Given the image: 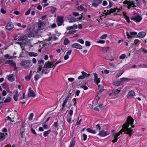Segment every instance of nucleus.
<instances>
[{
	"instance_id": "obj_1",
	"label": "nucleus",
	"mask_w": 147,
	"mask_h": 147,
	"mask_svg": "<svg viewBox=\"0 0 147 147\" xmlns=\"http://www.w3.org/2000/svg\"><path fill=\"white\" fill-rule=\"evenodd\" d=\"M121 129L117 133H115L118 136L122 134L123 132H124L125 134H127L129 135V137H131L134 133V131L131 128L128 127V124H123L122 125Z\"/></svg>"
},
{
	"instance_id": "obj_2",
	"label": "nucleus",
	"mask_w": 147,
	"mask_h": 147,
	"mask_svg": "<svg viewBox=\"0 0 147 147\" xmlns=\"http://www.w3.org/2000/svg\"><path fill=\"white\" fill-rule=\"evenodd\" d=\"M140 0H133V1L125 0L123 2V3L125 5H127V8L129 9L131 7H136L138 5Z\"/></svg>"
},
{
	"instance_id": "obj_3",
	"label": "nucleus",
	"mask_w": 147,
	"mask_h": 147,
	"mask_svg": "<svg viewBox=\"0 0 147 147\" xmlns=\"http://www.w3.org/2000/svg\"><path fill=\"white\" fill-rule=\"evenodd\" d=\"M20 65H22L24 68H28L30 67L32 65L31 60H26L22 61L20 63Z\"/></svg>"
},
{
	"instance_id": "obj_4",
	"label": "nucleus",
	"mask_w": 147,
	"mask_h": 147,
	"mask_svg": "<svg viewBox=\"0 0 147 147\" xmlns=\"http://www.w3.org/2000/svg\"><path fill=\"white\" fill-rule=\"evenodd\" d=\"M134 120L133 119V118L131 117L128 116L127 117V122L124 124H128V127L130 124L131 126V128H133L135 127V125H133L134 124Z\"/></svg>"
},
{
	"instance_id": "obj_5",
	"label": "nucleus",
	"mask_w": 147,
	"mask_h": 147,
	"mask_svg": "<svg viewBox=\"0 0 147 147\" xmlns=\"http://www.w3.org/2000/svg\"><path fill=\"white\" fill-rule=\"evenodd\" d=\"M14 27V26L13 24L11 22H8L5 26L6 29L9 31L11 30Z\"/></svg>"
},
{
	"instance_id": "obj_6",
	"label": "nucleus",
	"mask_w": 147,
	"mask_h": 147,
	"mask_svg": "<svg viewBox=\"0 0 147 147\" xmlns=\"http://www.w3.org/2000/svg\"><path fill=\"white\" fill-rule=\"evenodd\" d=\"M102 0H94L92 1V6L96 8L102 2Z\"/></svg>"
},
{
	"instance_id": "obj_7",
	"label": "nucleus",
	"mask_w": 147,
	"mask_h": 147,
	"mask_svg": "<svg viewBox=\"0 0 147 147\" xmlns=\"http://www.w3.org/2000/svg\"><path fill=\"white\" fill-rule=\"evenodd\" d=\"M126 34L128 39H131L134 37L133 36L137 35V33L136 32H131L129 34L128 32H126Z\"/></svg>"
},
{
	"instance_id": "obj_8",
	"label": "nucleus",
	"mask_w": 147,
	"mask_h": 147,
	"mask_svg": "<svg viewBox=\"0 0 147 147\" xmlns=\"http://www.w3.org/2000/svg\"><path fill=\"white\" fill-rule=\"evenodd\" d=\"M131 20L134 21L136 22H139L142 20V17L139 15L136 16L134 17H132L131 18Z\"/></svg>"
},
{
	"instance_id": "obj_9",
	"label": "nucleus",
	"mask_w": 147,
	"mask_h": 147,
	"mask_svg": "<svg viewBox=\"0 0 147 147\" xmlns=\"http://www.w3.org/2000/svg\"><path fill=\"white\" fill-rule=\"evenodd\" d=\"M135 96V93L133 90H131L129 91L127 95V96L128 99L131 98Z\"/></svg>"
},
{
	"instance_id": "obj_10",
	"label": "nucleus",
	"mask_w": 147,
	"mask_h": 147,
	"mask_svg": "<svg viewBox=\"0 0 147 147\" xmlns=\"http://www.w3.org/2000/svg\"><path fill=\"white\" fill-rule=\"evenodd\" d=\"M64 21L63 17V16H58V21L57 23L59 26H61L63 23Z\"/></svg>"
},
{
	"instance_id": "obj_11",
	"label": "nucleus",
	"mask_w": 147,
	"mask_h": 147,
	"mask_svg": "<svg viewBox=\"0 0 147 147\" xmlns=\"http://www.w3.org/2000/svg\"><path fill=\"white\" fill-rule=\"evenodd\" d=\"M94 82L97 85H98V84L100 82V78H98V76L96 73H95L94 74Z\"/></svg>"
},
{
	"instance_id": "obj_12",
	"label": "nucleus",
	"mask_w": 147,
	"mask_h": 147,
	"mask_svg": "<svg viewBox=\"0 0 147 147\" xmlns=\"http://www.w3.org/2000/svg\"><path fill=\"white\" fill-rule=\"evenodd\" d=\"M71 47L74 48L79 49H81L82 48V46L78 43H74L71 45Z\"/></svg>"
},
{
	"instance_id": "obj_13",
	"label": "nucleus",
	"mask_w": 147,
	"mask_h": 147,
	"mask_svg": "<svg viewBox=\"0 0 147 147\" xmlns=\"http://www.w3.org/2000/svg\"><path fill=\"white\" fill-rule=\"evenodd\" d=\"M28 96L29 97L32 96L33 97H35L36 96V94L34 92L33 90H31V87H30L29 89Z\"/></svg>"
},
{
	"instance_id": "obj_14",
	"label": "nucleus",
	"mask_w": 147,
	"mask_h": 147,
	"mask_svg": "<svg viewBox=\"0 0 147 147\" xmlns=\"http://www.w3.org/2000/svg\"><path fill=\"white\" fill-rule=\"evenodd\" d=\"M69 95H68L67 96L65 100L63 101V104L62 105V108L61 109L62 110H63L65 108V105L67 103V101L69 100Z\"/></svg>"
},
{
	"instance_id": "obj_15",
	"label": "nucleus",
	"mask_w": 147,
	"mask_h": 147,
	"mask_svg": "<svg viewBox=\"0 0 147 147\" xmlns=\"http://www.w3.org/2000/svg\"><path fill=\"white\" fill-rule=\"evenodd\" d=\"M15 63H16L14 61L12 60H7L4 63L5 64H9L12 67L13 66V65Z\"/></svg>"
},
{
	"instance_id": "obj_16",
	"label": "nucleus",
	"mask_w": 147,
	"mask_h": 147,
	"mask_svg": "<svg viewBox=\"0 0 147 147\" xmlns=\"http://www.w3.org/2000/svg\"><path fill=\"white\" fill-rule=\"evenodd\" d=\"M15 76L13 74L10 75L8 77V80L9 81L12 82L15 80Z\"/></svg>"
},
{
	"instance_id": "obj_17",
	"label": "nucleus",
	"mask_w": 147,
	"mask_h": 147,
	"mask_svg": "<svg viewBox=\"0 0 147 147\" xmlns=\"http://www.w3.org/2000/svg\"><path fill=\"white\" fill-rule=\"evenodd\" d=\"M19 96V95L18 91L17 90L15 92V94L13 96V98L14 100L17 101L18 100V98Z\"/></svg>"
},
{
	"instance_id": "obj_18",
	"label": "nucleus",
	"mask_w": 147,
	"mask_h": 147,
	"mask_svg": "<svg viewBox=\"0 0 147 147\" xmlns=\"http://www.w3.org/2000/svg\"><path fill=\"white\" fill-rule=\"evenodd\" d=\"M98 135H99L101 137H104L107 136V134L106 131H104L102 130L100 131Z\"/></svg>"
},
{
	"instance_id": "obj_19",
	"label": "nucleus",
	"mask_w": 147,
	"mask_h": 147,
	"mask_svg": "<svg viewBox=\"0 0 147 147\" xmlns=\"http://www.w3.org/2000/svg\"><path fill=\"white\" fill-rule=\"evenodd\" d=\"M146 35V33L144 32H139L137 36L138 37L142 38L144 37Z\"/></svg>"
},
{
	"instance_id": "obj_20",
	"label": "nucleus",
	"mask_w": 147,
	"mask_h": 147,
	"mask_svg": "<svg viewBox=\"0 0 147 147\" xmlns=\"http://www.w3.org/2000/svg\"><path fill=\"white\" fill-rule=\"evenodd\" d=\"M76 138L75 137H74L70 142V144L69 147H74L75 144Z\"/></svg>"
},
{
	"instance_id": "obj_21",
	"label": "nucleus",
	"mask_w": 147,
	"mask_h": 147,
	"mask_svg": "<svg viewBox=\"0 0 147 147\" xmlns=\"http://www.w3.org/2000/svg\"><path fill=\"white\" fill-rule=\"evenodd\" d=\"M123 84V82L121 81H117L113 82V85L116 86H119L121 84Z\"/></svg>"
},
{
	"instance_id": "obj_22",
	"label": "nucleus",
	"mask_w": 147,
	"mask_h": 147,
	"mask_svg": "<svg viewBox=\"0 0 147 147\" xmlns=\"http://www.w3.org/2000/svg\"><path fill=\"white\" fill-rule=\"evenodd\" d=\"M98 89L99 91H98V94H99V93L102 92L104 90V87L102 85H98Z\"/></svg>"
},
{
	"instance_id": "obj_23",
	"label": "nucleus",
	"mask_w": 147,
	"mask_h": 147,
	"mask_svg": "<svg viewBox=\"0 0 147 147\" xmlns=\"http://www.w3.org/2000/svg\"><path fill=\"white\" fill-rule=\"evenodd\" d=\"M52 64V63L51 61H47L45 63L46 67V68H51Z\"/></svg>"
},
{
	"instance_id": "obj_24",
	"label": "nucleus",
	"mask_w": 147,
	"mask_h": 147,
	"mask_svg": "<svg viewBox=\"0 0 147 147\" xmlns=\"http://www.w3.org/2000/svg\"><path fill=\"white\" fill-rule=\"evenodd\" d=\"M120 80L121 81H123L124 82H129L130 80H133V79L129 78H120Z\"/></svg>"
},
{
	"instance_id": "obj_25",
	"label": "nucleus",
	"mask_w": 147,
	"mask_h": 147,
	"mask_svg": "<svg viewBox=\"0 0 147 147\" xmlns=\"http://www.w3.org/2000/svg\"><path fill=\"white\" fill-rule=\"evenodd\" d=\"M45 25V23L41 21L40 20H39V21L38 22V26L39 28H40L42 26H43Z\"/></svg>"
},
{
	"instance_id": "obj_26",
	"label": "nucleus",
	"mask_w": 147,
	"mask_h": 147,
	"mask_svg": "<svg viewBox=\"0 0 147 147\" xmlns=\"http://www.w3.org/2000/svg\"><path fill=\"white\" fill-rule=\"evenodd\" d=\"M81 73L82 74V76L84 78H87L90 76L89 74H88L84 71H82L81 72Z\"/></svg>"
},
{
	"instance_id": "obj_27",
	"label": "nucleus",
	"mask_w": 147,
	"mask_h": 147,
	"mask_svg": "<svg viewBox=\"0 0 147 147\" xmlns=\"http://www.w3.org/2000/svg\"><path fill=\"white\" fill-rule=\"evenodd\" d=\"M51 131V129H49L48 131H45L43 132V136L45 137L47 136Z\"/></svg>"
},
{
	"instance_id": "obj_28",
	"label": "nucleus",
	"mask_w": 147,
	"mask_h": 147,
	"mask_svg": "<svg viewBox=\"0 0 147 147\" xmlns=\"http://www.w3.org/2000/svg\"><path fill=\"white\" fill-rule=\"evenodd\" d=\"M6 137L5 135L3 133H0V141L3 140Z\"/></svg>"
},
{
	"instance_id": "obj_29",
	"label": "nucleus",
	"mask_w": 147,
	"mask_h": 147,
	"mask_svg": "<svg viewBox=\"0 0 147 147\" xmlns=\"http://www.w3.org/2000/svg\"><path fill=\"white\" fill-rule=\"evenodd\" d=\"M109 49V47H104L102 49V51L104 53H105L108 51Z\"/></svg>"
},
{
	"instance_id": "obj_30",
	"label": "nucleus",
	"mask_w": 147,
	"mask_h": 147,
	"mask_svg": "<svg viewBox=\"0 0 147 147\" xmlns=\"http://www.w3.org/2000/svg\"><path fill=\"white\" fill-rule=\"evenodd\" d=\"M119 136H118L117 135H116V134H115L114 136V139L112 140V142L114 143L116 142L118 138H119L118 137Z\"/></svg>"
},
{
	"instance_id": "obj_31",
	"label": "nucleus",
	"mask_w": 147,
	"mask_h": 147,
	"mask_svg": "<svg viewBox=\"0 0 147 147\" xmlns=\"http://www.w3.org/2000/svg\"><path fill=\"white\" fill-rule=\"evenodd\" d=\"M76 32V30H72L71 31H69L68 32H66L65 34H73L75 33Z\"/></svg>"
},
{
	"instance_id": "obj_32",
	"label": "nucleus",
	"mask_w": 147,
	"mask_h": 147,
	"mask_svg": "<svg viewBox=\"0 0 147 147\" xmlns=\"http://www.w3.org/2000/svg\"><path fill=\"white\" fill-rule=\"evenodd\" d=\"M117 9L118 8L117 7L113 9L111 8L110 10H108V11H109L110 14H111V13L115 12Z\"/></svg>"
},
{
	"instance_id": "obj_33",
	"label": "nucleus",
	"mask_w": 147,
	"mask_h": 147,
	"mask_svg": "<svg viewBox=\"0 0 147 147\" xmlns=\"http://www.w3.org/2000/svg\"><path fill=\"white\" fill-rule=\"evenodd\" d=\"M27 36H21L18 39V41H23L25 40H26V38Z\"/></svg>"
},
{
	"instance_id": "obj_34",
	"label": "nucleus",
	"mask_w": 147,
	"mask_h": 147,
	"mask_svg": "<svg viewBox=\"0 0 147 147\" xmlns=\"http://www.w3.org/2000/svg\"><path fill=\"white\" fill-rule=\"evenodd\" d=\"M29 55L30 57H36L38 56V54L33 52H30L29 53Z\"/></svg>"
},
{
	"instance_id": "obj_35",
	"label": "nucleus",
	"mask_w": 147,
	"mask_h": 147,
	"mask_svg": "<svg viewBox=\"0 0 147 147\" xmlns=\"http://www.w3.org/2000/svg\"><path fill=\"white\" fill-rule=\"evenodd\" d=\"M120 92V90L118 89H116L115 90H113L112 93L113 94L116 95L118 94Z\"/></svg>"
},
{
	"instance_id": "obj_36",
	"label": "nucleus",
	"mask_w": 147,
	"mask_h": 147,
	"mask_svg": "<svg viewBox=\"0 0 147 147\" xmlns=\"http://www.w3.org/2000/svg\"><path fill=\"white\" fill-rule=\"evenodd\" d=\"M70 42L69 40L67 38H65L63 42V43L64 45H67Z\"/></svg>"
},
{
	"instance_id": "obj_37",
	"label": "nucleus",
	"mask_w": 147,
	"mask_h": 147,
	"mask_svg": "<svg viewBox=\"0 0 147 147\" xmlns=\"http://www.w3.org/2000/svg\"><path fill=\"white\" fill-rule=\"evenodd\" d=\"M40 77L41 76L40 75L37 74L35 75L34 78V79L35 81H37L40 78Z\"/></svg>"
},
{
	"instance_id": "obj_38",
	"label": "nucleus",
	"mask_w": 147,
	"mask_h": 147,
	"mask_svg": "<svg viewBox=\"0 0 147 147\" xmlns=\"http://www.w3.org/2000/svg\"><path fill=\"white\" fill-rule=\"evenodd\" d=\"M105 26H103V27H108L109 26H111V24L109 22L106 21L104 24Z\"/></svg>"
},
{
	"instance_id": "obj_39",
	"label": "nucleus",
	"mask_w": 147,
	"mask_h": 147,
	"mask_svg": "<svg viewBox=\"0 0 147 147\" xmlns=\"http://www.w3.org/2000/svg\"><path fill=\"white\" fill-rule=\"evenodd\" d=\"M11 99V98L9 97H7L4 101V102L5 103H7L10 102Z\"/></svg>"
},
{
	"instance_id": "obj_40",
	"label": "nucleus",
	"mask_w": 147,
	"mask_h": 147,
	"mask_svg": "<svg viewBox=\"0 0 147 147\" xmlns=\"http://www.w3.org/2000/svg\"><path fill=\"white\" fill-rule=\"evenodd\" d=\"M78 9L80 11H82V10H85L86 11L87 10L84 8L82 5H80L78 7Z\"/></svg>"
},
{
	"instance_id": "obj_41",
	"label": "nucleus",
	"mask_w": 147,
	"mask_h": 147,
	"mask_svg": "<svg viewBox=\"0 0 147 147\" xmlns=\"http://www.w3.org/2000/svg\"><path fill=\"white\" fill-rule=\"evenodd\" d=\"M61 63V61L60 60V61H58L56 62L54 64V65H53L52 67L54 69L56 67V66H57V65H58L59 63Z\"/></svg>"
},
{
	"instance_id": "obj_42",
	"label": "nucleus",
	"mask_w": 147,
	"mask_h": 147,
	"mask_svg": "<svg viewBox=\"0 0 147 147\" xmlns=\"http://www.w3.org/2000/svg\"><path fill=\"white\" fill-rule=\"evenodd\" d=\"M57 10V8L55 7H52L51 9V11L52 13H54Z\"/></svg>"
},
{
	"instance_id": "obj_43",
	"label": "nucleus",
	"mask_w": 147,
	"mask_h": 147,
	"mask_svg": "<svg viewBox=\"0 0 147 147\" xmlns=\"http://www.w3.org/2000/svg\"><path fill=\"white\" fill-rule=\"evenodd\" d=\"M34 113H31L28 117V119L30 121H31L33 117Z\"/></svg>"
},
{
	"instance_id": "obj_44",
	"label": "nucleus",
	"mask_w": 147,
	"mask_h": 147,
	"mask_svg": "<svg viewBox=\"0 0 147 147\" xmlns=\"http://www.w3.org/2000/svg\"><path fill=\"white\" fill-rule=\"evenodd\" d=\"M42 65H39V67L37 68V72L40 73V71L42 70Z\"/></svg>"
},
{
	"instance_id": "obj_45",
	"label": "nucleus",
	"mask_w": 147,
	"mask_h": 147,
	"mask_svg": "<svg viewBox=\"0 0 147 147\" xmlns=\"http://www.w3.org/2000/svg\"><path fill=\"white\" fill-rule=\"evenodd\" d=\"M141 51H142L144 53H147V50L145 48V47H142L140 49Z\"/></svg>"
},
{
	"instance_id": "obj_46",
	"label": "nucleus",
	"mask_w": 147,
	"mask_h": 147,
	"mask_svg": "<svg viewBox=\"0 0 147 147\" xmlns=\"http://www.w3.org/2000/svg\"><path fill=\"white\" fill-rule=\"evenodd\" d=\"M95 127L96 129L98 131H100L101 129V127L99 124H97L95 126Z\"/></svg>"
},
{
	"instance_id": "obj_47",
	"label": "nucleus",
	"mask_w": 147,
	"mask_h": 147,
	"mask_svg": "<svg viewBox=\"0 0 147 147\" xmlns=\"http://www.w3.org/2000/svg\"><path fill=\"white\" fill-rule=\"evenodd\" d=\"M77 41L82 44H84V40L83 39L81 38L78 39L77 40Z\"/></svg>"
},
{
	"instance_id": "obj_48",
	"label": "nucleus",
	"mask_w": 147,
	"mask_h": 147,
	"mask_svg": "<svg viewBox=\"0 0 147 147\" xmlns=\"http://www.w3.org/2000/svg\"><path fill=\"white\" fill-rule=\"evenodd\" d=\"M108 36V35L107 34H104L101 36L100 38L102 39H105Z\"/></svg>"
},
{
	"instance_id": "obj_49",
	"label": "nucleus",
	"mask_w": 147,
	"mask_h": 147,
	"mask_svg": "<svg viewBox=\"0 0 147 147\" xmlns=\"http://www.w3.org/2000/svg\"><path fill=\"white\" fill-rule=\"evenodd\" d=\"M14 118V117H13L12 118V119H13ZM6 120H8L10 121H11L13 122L14 121H13L12 119L9 116H7L6 118Z\"/></svg>"
},
{
	"instance_id": "obj_50",
	"label": "nucleus",
	"mask_w": 147,
	"mask_h": 147,
	"mask_svg": "<svg viewBox=\"0 0 147 147\" xmlns=\"http://www.w3.org/2000/svg\"><path fill=\"white\" fill-rule=\"evenodd\" d=\"M77 20L76 19L74 18H72L70 19L69 20V22L72 23L76 21Z\"/></svg>"
},
{
	"instance_id": "obj_51",
	"label": "nucleus",
	"mask_w": 147,
	"mask_h": 147,
	"mask_svg": "<svg viewBox=\"0 0 147 147\" xmlns=\"http://www.w3.org/2000/svg\"><path fill=\"white\" fill-rule=\"evenodd\" d=\"M126 57V55L125 54H123L119 56V58L121 59H124Z\"/></svg>"
},
{
	"instance_id": "obj_52",
	"label": "nucleus",
	"mask_w": 147,
	"mask_h": 147,
	"mask_svg": "<svg viewBox=\"0 0 147 147\" xmlns=\"http://www.w3.org/2000/svg\"><path fill=\"white\" fill-rule=\"evenodd\" d=\"M71 116H70L68 118H67V122L69 124H71L72 123L71 122Z\"/></svg>"
},
{
	"instance_id": "obj_53",
	"label": "nucleus",
	"mask_w": 147,
	"mask_h": 147,
	"mask_svg": "<svg viewBox=\"0 0 147 147\" xmlns=\"http://www.w3.org/2000/svg\"><path fill=\"white\" fill-rule=\"evenodd\" d=\"M81 87L85 90H86L88 89V88L84 85L81 86Z\"/></svg>"
},
{
	"instance_id": "obj_54",
	"label": "nucleus",
	"mask_w": 147,
	"mask_h": 147,
	"mask_svg": "<svg viewBox=\"0 0 147 147\" xmlns=\"http://www.w3.org/2000/svg\"><path fill=\"white\" fill-rule=\"evenodd\" d=\"M31 132L34 135H36L37 133L36 132L35 130L33 129V128L31 127Z\"/></svg>"
},
{
	"instance_id": "obj_55",
	"label": "nucleus",
	"mask_w": 147,
	"mask_h": 147,
	"mask_svg": "<svg viewBox=\"0 0 147 147\" xmlns=\"http://www.w3.org/2000/svg\"><path fill=\"white\" fill-rule=\"evenodd\" d=\"M91 45L90 42L88 41H86L85 42V45L86 46L89 47Z\"/></svg>"
},
{
	"instance_id": "obj_56",
	"label": "nucleus",
	"mask_w": 147,
	"mask_h": 147,
	"mask_svg": "<svg viewBox=\"0 0 147 147\" xmlns=\"http://www.w3.org/2000/svg\"><path fill=\"white\" fill-rule=\"evenodd\" d=\"M125 20H126L127 22L128 23H129L131 22V21L129 20V18L128 16H126L125 18H124Z\"/></svg>"
},
{
	"instance_id": "obj_57",
	"label": "nucleus",
	"mask_w": 147,
	"mask_h": 147,
	"mask_svg": "<svg viewBox=\"0 0 147 147\" xmlns=\"http://www.w3.org/2000/svg\"><path fill=\"white\" fill-rule=\"evenodd\" d=\"M31 77L28 76L25 77V79L27 81H29L30 80Z\"/></svg>"
},
{
	"instance_id": "obj_58",
	"label": "nucleus",
	"mask_w": 147,
	"mask_h": 147,
	"mask_svg": "<svg viewBox=\"0 0 147 147\" xmlns=\"http://www.w3.org/2000/svg\"><path fill=\"white\" fill-rule=\"evenodd\" d=\"M4 57L7 59H12V58L13 57L10 56L8 54H6L4 55Z\"/></svg>"
},
{
	"instance_id": "obj_59",
	"label": "nucleus",
	"mask_w": 147,
	"mask_h": 147,
	"mask_svg": "<svg viewBox=\"0 0 147 147\" xmlns=\"http://www.w3.org/2000/svg\"><path fill=\"white\" fill-rule=\"evenodd\" d=\"M83 140L84 141H86L87 138V135L85 134H83Z\"/></svg>"
},
{
	"instance_id": "obj_60",
	"label": "nucleus",
	"mask_w": 147,
	"mask_h": 147,
	"mask_svg": "<svg viewBox=\"0 0 147 147\" xmlns=\"http://www.w3.org/2000/svg\"><path fill=\"white\" fill-rule=\"evenodd\" d=\"M100 99L99 96H98V95L97 96L95 100V104L97 105L98 104V101Z\"/></svg>"
},
{
	"instance_id": "obj_61",
	"label": "nucleus",
	"mask_w": 147,
	"mask_h": 147,
	"mask_svg": "<svg viewBox=\"0 0 147 147\" xmlns=\"http://www.w3.org/2000/svg\"><path fill=\"white\" fill-rule=\"evenodd\" d=\"M105 41L103 40H99L97 41V42L98 43L104 44L105 43Z\"/></svg>"
},
{
	"instance_id": "obj_62",
	"label": "nucleus",
	"mask_w": 147,
	"mask_h": 147,
	"mask_svg": "<svg viewBox=\"0 0 147 147\" xmlns=\"http://www.w3.org/2000/svg\"><path fill=\"white\" fill-rule=\"evenodd\" d=\"M31 10V9H29L25 13V15L27 16L29 15L30 13Z\"/></svg>"
},
{
	"instance_id": "obj_63",
	"label": "nucleus",
	"mask_w": 147,
	"mask_h": 147,
	"mask_svg": "<svg viewBox=\"0 0 147 147\" xmlns=\"http://www.w3.org/2000/svg\"><path fill=\"white\" fill-rule=\"evenodd\" d=\"M44 61L43 60H39L38 61V64H40L41 63L43 64L44 63Z\"/></svg>"
},
{
	"instance_id": "obj_64",
	"label": "nucleus",
	"mask_w": 147,
	"mask_h": 147,
	"mask_svg": "<svg viewBox=\"0 0 147 147\" xmlns=\"http://www.w3.org/2000/svg\"><path fill=\"white\" fill-rule=\"evenodd\" d=\"M98 107H99L101 109H103L104 108V106L103 104H100L99 105Z\"/></svg>"
}]
</instances>
